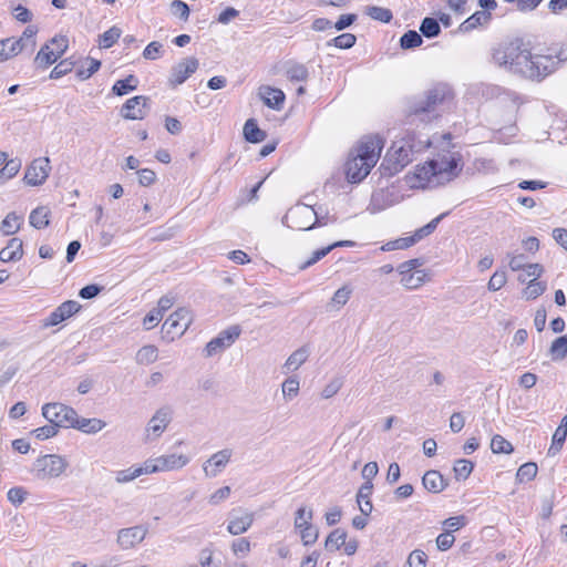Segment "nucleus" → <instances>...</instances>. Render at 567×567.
<instances>
[{"label": "nucleus", "instance_id": "1", "mask_svg": "<svg viewBox=\"0 0 567 567\" xmlns=\"http://www.w3.org/2000/svg\"><path fill=\"white\" fill-rule=\"evenodd\" d=\"M492 59L505 71L532 81H542L560 63L557 56L533 54L522 39L499 43L493 49Z\"/></svg>", "mask_w": 567, "mask_h": 567}, {"label": "nucleus", "instance_id": "2", "mask_svg": "<svg viewBox=\"0 0 567 567\" xmlns=\"http://www.w3.org/2000/svg\"><path fill=\"white\" fill-rule=\"evenodd\" d=\"M430 145L427 135L408 132L403 137L394 141L388 151L380 166L382 175L392 176L399 173L414 159L415 154L423 152Z\"/></svg>", "mask_w": 567, "mask_h": 567}, {"label": "nucleus", "instance_id": "3", "mask_svg": "<svg viewBox=\"0 0 567 567\" xmlns=\"http://www.w3.org/2000/svg\"><path fill=\"white\" fill-rule=\"evenodd\" d=\"M382 141L378 137L363 140L346 163V176L350 183L363 181L380 158Z\"/></svg>", "mask_w": 567, "mask_h": 567}, {"label": "nucleus", "instance_id": "4", "mask_svg": "<svg viewBox=\"0 0 567 567\" xmlns=\"http://www.w3.org/2000/svg\"><path fill=\"white\" fill-rule=\"evenodd\" d=\"M460 157L454 154H444L429 161L416 168L415 176L421 182L444 184L455 178L460 172Z\"/></svg>", "mask_w": 567, "mask_h": 567}, {"label": "nucleus", "instance_id": "5", "mask_svg": "<svg viewBox=\"0 0 567 567\" xmlns=\"http://www.w3.org/2000/svg\"><path fill=\"white\" fill-rule=\"evenodd\" d=\"M282 223L295 230H310L316 226L327 225L328 217L319 216L310 205L297 204L287 212Z\"/></svg>", "mask_w": 567, "mask_h": 567}, {"label": "nucleus", "instance_id": "6", "mask_svg": "<svg viewBox=\"0 0 567 567\" xmlns=\"http://www.w3.org/2000/svg\"><path fill=\"white\" fill-rule=\"evenodd\" d=\"M69 462L60 455L47 454L38 457L33 463L34 477L49 481L60 477L68 468Z\"/></svg>", "mask_w": 567, "mask_h": 567}, {"label": "nucleus", "instance_id": "7", "mask_svg": "<svg viewBox=\"0 0 567 567\" xmlns=\"http://www.w3.org/2000/svg\"><path fill=\"white\" fill-rule=\"evenodd\" d=\"M42 415L59 427H72L76 411L63 403H47L42 406Z\"/></svg>", "mask_w": 567, "mask_h": 567}, {"label": "nucleus", "instance_id": "8", "mask_svg": "<svg viewBox=\"0 0 567 567\" xmlns=\"http://www.w3.org/2000/svg\"><path fill=\"white\" fill-rule=\"evenodd\" d=\"M192 323L190 311L186 308H178L163 323L162 330L171 339L182 337Z\"/></svg>", "mask_w": 567, "mask_h": 567}, {"label": "nucleus", "instance_id": "9", "mask_svg": "<svg viewBox=\"0 0 567 567\" xmlns=\"http://www.w3.org/2000/svg\"><path fill=\"white\" fill-rule=\"evenodd\" d=\"M450 91L445 86H435L429 90L424 99L415 102L411 106V113L420 115L423 113H431L435 110L436 105L441 104L449 95Z\"/></svg>", "mask_w": 567, "mask_h": 567}, {"label": "nucleus", "instance_id": "10", "mask_svg": "<svg viewBox=\"0 0 567 567\" xmlns=\"http://www.w3.org/2000/svg\"><path fill=\"white\" fill-rule=\"evenodd\" d=\"M241 329L239 326H231L218 333V336L212 339L205 348V355L213 357L217 353L223 352L229 348L240 336Z\"/></svg>", "mask_w": 567, "mask_h": 567}, {"label": "nucleus", "instance_id": "11", "mask_svg": "<svg viewBox=\"0 0 567 567\" xmlns=\"http://www.w3.org/2000/svg\"><path fill=\"white\" fill-rule=\"evenodd\" d=\"M148 528L144 525L121 528L116 535V544L122 550L136 548L145 539Z\"/></svg>", "mask_w": 567, "mask_h": 567}, {"label": "nucleus", "instance_id": "12", "mask_svg": "<svg viewBox=\"0 0 567 567\" xmlns=\"http://www.w3.org/2000/svg\"><path fill=\"white\" fill-rule=\"evenodd\" d=\"M199 66V62L196 58H185L175 64L169 73L168 84L172 87H176L183 84Z\"/></svg>", "mask_w": 567, "mask_h": 567}, {"label": "nucleus", "instance_id": "13", "mask_svg": "<svg viewBox=\"0 0 567 567\" xmlns=\"http://www.w3.org/2000/svg\"><path fill=\"white\" fill-rule=\"evenodd\" d=\"M51 171L49 157H40L32 161L28 166L23 181L30 186L42 185Z\"/></svg>", "mask_w": 567, "mask_h": 567}, {"label": "nucleus", "instance_id": "14", "mask_svg": "<svg viewBox=\"0 0 567 567\" xmlns=\"http://www.w3.org/2000/svg\"><path fill=\"white\" fill-rule=\"evenodd\" d=\"M81 309V305L75 300H68L55 308L43 321L42 327H54L69 319Z\"/></svg>", "mask_w": 567, "mask_h": 567}, {"label": "nucleus", "instance_id": "15", "mask_svg": "<svg viewBox=\"0 0 567 567\" xmlns=\"http://www.w3.org/2000/svg\"><path fill=\"white\" fill-rule=\"evenodd\" d=\"M171 422V410L168 408L158 409L146 426V436L148 440L157 439L166 430Z\"/></svg>", "mask_w": 567, "mask_h": 567}, {"label": "nucleus", "instance_id": "16", "mask_svg": "<svg viewBox=\"0 0 567 567\" xmlns=\"http://www.w3.org/2000/svg\"><path fill=\"white\" fill-rule=\"evenodd\" d=\"M148 97L136 95L128 99L121 109V115L126 120H143L146 116Z\"/></svg>", "mask_w": 567, "mask_h": 567}, {"label": "nucleus", "instance_id": "17", "mask_svg": "<svg viewBox=\"0 0 567 567\" xmlns=\"http://www.w3.org/2000/svg\"><path fill=\"white\" fill-rule=\"evenodd\" d=\"M233 451L229 449L220 450L214 453L203 466V471L207 477H216L228 464Z\"/></svg>", "mask_w": 567, "mask_h": 567}, {"label": "nucleus", "instance_id": "18", "mask_svg": "<svg viewBox=\"0 0 567 567\" xmlns=\"http://www.w3.org/2000/svg\"><path fill=\"white\" fill-rule=\"evenodd\" d=\"M258 95L268 107L277 111L281 110L285 102V93L269 85H261Z\"/></svg>", "mask_w": 567, "mask_h": 567}, {"label": "nucleus", "instance_id": "19", "mask_svg": "<svg viewBox=\"0 0 567 567\" xmlns=\"http://www.w3.org/2000/svg\"><path fill=\"white\" fill-rule=\"evenodd\" d=\"M159 472H168L183 468L189 463V457L184 454H168L155 457Z\"/></svg>", "mask_w": 567, "mask_h": 567}, {"label": "nucleus", "instance_id": "20", "mask_svg": "<svg viewBox=\"0 0 567 567\" xmlns=\"http://www.w3.org/2000/svg\"><path fill=\"white\" fill-rule=\"evenodd\" d=\"M422 484L426 491L435 494L442 492L449 485L444 476L435 470L425 472L422 477Z\"/></svg>", "mask_w": 567, "mask_h": 567}, {"label": "nucleus", "instance_id": "21", "mask_svg": "<svg viewBox=\"0 0 567 567\" xmlns=\"http://www.w3.org/2000/svg\"><path fill=\"white\" fill-rule=\"evenodd\" d=\"M23 256V243L20 238H11L8 245L0 251L2 262L18 261Z\"/></svg>", "mask_w": 567, "mask_h": 567}, {"label": "nucleus", "instance_id": "22", "mask_svg": "<svg viewBox=\"0 0 567 567\" xmlns=\"http://www.w3.org/2000/svg\"><path fill=\"white\" fill-rule=\"evenodd\" d=\"M73 423H74L72 426L73 429H76L85 434L99 433L106 426V423L101 419L80 417L78 414H76Z\"/></svg>", "mask_w": 567, "mask_h": 567}, {"label": "nucleus", "instance_id": "23", "mask_svg": "<svg viewBox=\"0 0 567 567\" xmlns=\"http://www.w3.org/2000/svg\"><path fill=\"white\" fill-rule=\"evenodd\" d=\"M254 522V514L246 512L239 517H231L227 525V530L231 535H240L247 532Z\"/></svg>", "mask_w": 567, "mask_h": 567}, {"label": "nucleus", "instance_id": "24", "mask_svg": "<svg viewBox=\"0 0 567 567\" xmlns=\"http://www.w3.org/2000/svg\"><path fill=\"white\" fill-rule=\"evenodd\" d=\"M373 484L372 482H365L359 488L357 494V502L360 508L361 514L364 516H369L372 512V503H371V494H372Z\"/></svg>", "mask_w": 567, "mask_h": 567}, {"label": "nucleus", "instance_id": "25", "mask_svg": "<svg viewBox=\"0 0 567 567\" xmlns=\"http://www.w3.org/2000/svg\"><path fill=\"white\" fill-rule=\"evenodd\" d=\"M20 42L16 41L14 37L0 40V63L17 56L23 51Z\"/></svg>", "mask_w": 567, "mask_h": 567}, {"label": "nucleus", "instance_id": "26", "mask_svg": "<svg viewBox=\"0 0 567 567\" xmlns=\"http://www.w3.org/2000/svg\"><path fill=\"white\" fill-rule=\"evenodd\" d=\"M491 20V12L476 11L460 25V31L463 33L471 32L477 27L485 25Z\"/></svg>", "mask_w": 567, "mask_h": 567}, {"label": "nucleus", "instance_id": "27", "mask_svg": "<svg viewBox=\"0 0 567 567\" xmlns=\"http://www.w3.org/2000/svg\"><path fill=\"white\" fill-rule=\"evenodd\" d=\"M352 295V288L349 285H344L339 288L332 296L330 302L327 305L329 311H339L350 299Z\"/></svg>", "mask_w": 567, "mask_h": 567}, {"label": "nucleus", "instance_id": "28", "mask_svg": "<svg viewBox=\"0 0 567 567\" xmlns=\"http://www.w3.org/2000/svg\"><path fill=\"white\" fill-rule=\"evenodd\" d=\"M309 351L306 347H301L292 352L284 364L285 373L298 370L308 359Z\"/></svg>", "mask_w": 567, "mask_h": 567}, {"label": "nucleus", "instance_id": "29", "mask_svg": "<svg viewBox=\"0 0 567 567\" xmlns=\"http://www.w3.org/2000/svg\"><path fill=\"white\" fill-rule=\"evenodd\" d=\"M401 275L400 282L403 287L409 290L417 289L426 280V274L424 270H416L414 272H399Z\"/></svg>", "mask_w": 567, "mask_h": 567}, {"label": "nucleus", "instance_id": "30", "mask_svg": "<svg viewBox=\"0 0 567 567\" xmlns=\"http://www.w3.org/2000/svg\"><path fill=\"white\" fill-rule=\"evenodd\" d=\"M50 209L44 206L37 207L29 216L30 225L37 229H42L50 224Z\"/></svg>", "mask_w": 567, "mask_h": 567}, {"label": "nucleus", "instance_id": "31", "mask_svg": "<svg viewBox=\"0 0 567 567\" xmlns=\"http://www.w3.org/2000/svg\"><path fill=\"white\" fill-rule=\"evenodd\" d=\"M244 136L247 142L260 143L266 138V133L258 127L256 120L249 118L244 125Z\"/></svg>", "mask_w": 567, "mask_h": 567}, {"label": "nucleus", "instance_id": "32", "mask_svg": "<svg viewBox=\"0 0 567 567\" xmlns=\"http://www.w3.org/2000/svg\"><path fill=\"white\" fill-rule=\"evenodd\" d=\"M137 85L138 79L134 74H130L123 80H117L112 87V92L117 96H123L134 91Z\"/></svg>", "mask_w": 567, "mask_h": 567}, {"label": "nucleus", "instance_id": "33", "mask_svg": "<svg viewBox=\"0 0 567 567\" xmlns=\"http://www.w3.org/2000/svg\"><path fill=\"white\" fill-rule=\"evenodd\" d=\"M51 44H44L35 55L34 63L38 68L47 69L58 60Z\"/></svg>", "mask_w": 567, "mask_h": 567}, {"label": "nucleus", "instance_id": "34", "mask_svg": "<svg viewBox=\"0 0 567 567\" xmlns=\"http://www.w3.org/2000/svg\"><path fill=\"white\" fill-rule=\"evenodd\" d=\"M347 538L348 534L346 530L336 528L328 535L326 539V549L330 551L339 550L344 545Z\"/></svg>", "mask_w": 567, "mask_h": 567}, {"label": "nucleus", "instance_id": "35", "mask_svg": "<svg viewBox=\"0 0 567 567\" xmlns=\"http://www.w3.org/2000/svg\"><path fill=\"white\" fill-rule=\"evenodd\" d=\"M22 162L19 158H11L0 169V185L6 181L13 178L20 171Z\"/></svg>", "mask_w": 567, "mask_h": 567}, {"label": "nucleus", "instance_id": "36", "mask_svg": "<svg viewBox=\"0 0 567 567\" xmlns=\"http://www.w3.org/2000/svg\"><path fill=\"white\" fill-rule=\"evenodd\" d=\"M21 218L14 213H9L1 221L0 229L3 235L9 236L16 234L20 229Z\"/></svg>", "mask_w": 567, "mask_h": 567}, {"label": "nucleus", "instance_id": "37", "mask_svg": "<svg viewBox=\"0 0 567 567\" xmlns=\"http://www.w3.org/2000/svg\"><path fill=\"white\" fill-rule=\"evenodd\" d=\"M420 31L425 38L432 39L441 33V27L436 19L426 17L421 21Z\"/></svg>", "mask_w": 567, "mask_h": 567}, {"label": "nucleus", "instance_id": "38", "mask_svg": "<svg viewBox=\"0 0 567 567\" xmlns=\"http://www.w3.org/2000/svg\"><path fill=\"white\" fill-rule=\"evenodd\" d=\"M473 468H474V464H473V462H471L468 460L460 458V460L455 461L454 466H453L455 480L456 481H465L473 472Z\"/></svg>", "mask_w": 567, "mask_h": 567}, {"label": "nucleus", "instance_id": "39", "mask_svg": "<svg viewBox=\"0 0 567 567\" xmlns=\"http://www.w3.org/2000/svg\"><path fill=\"white\" fill-rule=\"evenodd\" d=\"M157 348L155 346H144L136 353V362L140 364H150L157 360Z\"/></svg>", "mask_w": 567, "mask_h": 567}, {"label": "nucleus", "instance_id": "40", "mask_svg": "<svg viewBox=\"0 0 567 567\" xmlns=\"http://www.w3.org/2000/svg\"><path fill=\"white\" fill-rule=\"evenodd\" d=\"M549 353L553 360H561L567 355V336L558 337L550 346Z\"/></svg>", "mask_w": 567, "mask_h": 567}, {"label": "nucleus", "instance_id": "41", "mask_svg": "<svg viewBox=\"0 0 567 567\" xmlns=\"http://www.w3.org/2000/svg\"><path fill=\"white\" fill-rule=\"evenodd\" d=\"M299 390L300 382L297 377L288 378L281 385L282 395L288 401L296 398L299 393Z\"/></svg>", "mask_w": 567, "mask_h": 567}, {"label": "nucleus", "instance_id": "42", "mask_svg": "<svg viewBox=\"0 0 567 567\" xmlns=\"http://www.w3.org/2000/svg\"><path fill=\"white\" fill-rule=\"evenodd\" d=\"M449 215V212H445L441 215H439L437 217H435L434 219H432L430 223H427L425 226L421 227L420 229H417L413 236L417 241H420L421 239H423L424 237L431 235L437 227L439 223Z\"/></svg>", "mask_w": 567, "mask_h": 567}, {"label": "nucleus", "instance_id": "43", "mask_svg": "<svg viewBox=\"0 0 567 567\" xmlns=\"http://www.w3.org/2000/svg\"><path fill=\"white\" fill-rule=\"evenodd\" d=\"M423 43L422 37L414 30H409L400 39V45L404 50L414 49Z\"/></svg>", "mask_w": 567, "mask_h": 567}, {"label": "nucleus", "instance_id": "44", "mask_svg": "<svg viewBox=\"0 0 567 567\" xmlns=\"http://www.w3.org/2000/svg\"><path fill=\"white\" fill-rule=\"evenodd\" d=\"M287 78L290 81L306 82L309 78V71L303 64H292L287 69Z\"/></svg>", "mask_w": 567, "mask_h": 567}, {"label": "nucleus", "instance_id": "45", "mask_svg": "<svg viewBox=\"0 0 567 567\" xmlns=\"http://www.w3.org/2000/svg\"><path fill=\"white\" fill-rule=\"evenodd\" d=\"M121 29L117 27H112L109 30H106L103 34L100 35L99 44L101 48L109 49L114 43L117 42V40L121 37Z\"/></svg>", "mask_w": 567, "mask_h": 567}, {"label": "nucleus", "instance_id": "46", "mask_svg": "<svg viewBox=\"0 0 567 567\" xmlns=\"http://www.w3.org/2000/svg\"><path fill=\"white\" fill-rule=\"evenodd\" d=\"M491 449L493 453H504L511 454L514 451V447L511 442H508L505 437L499 434H496L492 437Z\"/></svg>", "mask_w": 567, "mask_h": 567}, {"label": "nucleus", "instance_id": "47", "mask_svg": "<svg viewBox=\"0 0 567 567\" xmlns=\"http://www.w3.org/2000/svg\"><path fill=\"white\" fill-rule=\"evenodd\" d=\"M537 470L538 468H537L536 463H533V462L525 463L522 466H519V468L516 473V478L520 483L529 482L535 478V476L537 474Z\"/></svg>", "mask_w": 567, "mask_h": 567}, {"label": "nucleus", "instance_id": "48", "mask_svg": "<svg viewBox=\"0 0 567 567\" xmlns=\"http://www.w3.org/2000/svg\"><path fill=\"white\" fill-rule=\"evenodd\" d=\"M546 290V284L542 281H537L535 279H532L527 287L524 289V297L527 300H533L543 295Z\"/></svg>", "mask_w": 567, "mask_h": 567}, {"label": "nucleus", "instance_id": "49", "mask_svg": "<svg viewBox=\"0 0 567 567\" xmlns=\"http://www.w3.org/2000/svg\"><path fill=\"white\" fill-rule=\"evenodd\" d=\"M86 63L89 64L86 69L81 68L76 70V76L81 81L90 79L101 66V62L93 58H87Z\"/></svg>", "mask_w": 567, "mask_h": 567}, {"label": "nucleus", "instance_id": "50", "mask_svg": "<svg viewBox=\"0 0 567 567\" xmlns=\"http://www.w3.org/2000/svg\"><path fill=\"white\" fill-rule=\"evenodd\" d=\"M37 32V27L28 25L22 32V35L20 38H16V41H21L20 43L22 50L27 49L28 47L34 48Z\"/></svg>", "mask_w": 567, "mask_h": 567}, {"label": "nucleus", "instance_id": "51", "mask_svg": "<svg viewBox=\"0 0 567 567\" xmlns=\"http://www.w3.org/2000/svg\"><path fill=\"white\" fill-rule=\"evenodd\" d=\"M357 38L352 33H343L327 43V45H334L339 49H350L355 44Z\"/></svg>", "mask_w": 567, "mask_h": 567}, {"label": "nucleus", "instance_id": "52", "mask_svg": "<svg viewBox=\"0 0 567 567\" xmlns=\"http://www.w3.org/2000/svg\"><path fill=\"white\" fill-rule=\"evenodd\" d=\"M416 244L414 236L402 237L395 240L386 243L382 246V250H396V249H406Z\"/></svg>", "mask_w": 567, "mask_h": 567}, {"label": "nucleus", "instance_id": "53", "mask_svg": "<svg viewBox=\"0 0 567 567\" xmlns=\"http://www.w3.org/2000/svg\"><path fill=\"white\" fill-rule=\"evenodd\" d=\"M367 13L372 19L384 22V23H389L393 18L391 10H389L386 8L377 7V6L369 7L367 9Z\"/></svg>", "mask_w": 567, "mask_h": 567}, {"label": "nucleus", "instance_id": "54", "mask_svg": "<svg viewBox=\"0 0 567 567\" xmlns=\"http://www.w3.org/2000/svg\"><path fill=\"white\" fill-rule=\"evenodd\" d=\"M137 477H140L137 466H131L128 468L121 470L115 473V482L118 484L132 482Z\"/></svg>", "mask_w": 567, "mask_h": 567}, {"label": "nucleus", "instance_id": "55", "mask_svg": "<svg viewBox=\"0 0 567 567\" xmlns=\"http://www.w3.org/2000/svg\"><path fill=\"white\" fill-rule=\"evenodd\" d=\"M330 251H332V247H323L321 249H318L312 252L311 257L308 258L306 261L299 265V270H305L315 264H317L319 260H321L323 257H326Z\"/></svg>", "mask_w": 567, "mask_h": 567}, {"label": "nucleus", "instance_id": "56", "mask_svg": "<svg viewBox=\"0 0 567 567\" xmlns=\"http://www.w3.org/2000/svg\"><path fill=\"white\" fill-rule=\"evenodd\" d=\"M427 561V555L421 549H414L408 557L409 567H425Z\"/></svg>", "mask_w": 567, "mask_h": 567}, {"label": "nucleus", "instance_id": "57", "mask_svg": "<svg viewBox=\"0 0 567 567\" xmlns=\"http://www.w3.org/2000/svg\"><path fill=\"white\" fill-rule=\"evenodd\" d=\"M506 281V272L504 270H497L491 277L487 287L491 291H497L505 286Z\"/></svg>", "mask_w": 567, "mask_h": 567}, {"label": "nucleus", "instance_id": "58", "mask_svg": "<svg viewBox=\"0 0 567 567\" xmlns=\"http://www.w3.org/2000/svg\"><path fill=\"white\" fill-rule=\"evenodd\" d=\"M300 529L301 539L305 545L313 544L318 538V530L311 524L302 526Z\"/></svg>", "mask_w": 567, "mask_h": 567}, {"label": "nucleus", "instance_id": "59", "mask_svg": "<svg viewBox=\"0 0 567 567\" xmlns=\"http://www.w3.org/2000/svg\"><path fill=\"white\" fill-rule=\"evenodd\" d=\"M173 14L178 16L182 20L186 21L189 17V7L182 0H174L171 3Z\"/></svg>", "mask_w": 567, "mask_h": 567}, {"label": "nucleus", "instance_id": "60", "mask_svg": "<svg viewBox=\"0 0 567 567\" xmlns=\"http://www.w3.org/2000/svg\"><path fill=\"white\" fill-rule=\"evenodd\" d=\"M58 432H59V429L54 424L50 423L48 425H44V426L33 430L32 433L39 440H47V439L55 436L58 434Z\"/></svg>", "mask_w": 567, "mask_h": 567}, {"label": "nucleus", "instance_id": "61", "mask_svg": "<svg viewBox=\"0 0 567 567\" xmlns=\"http://www.w3.org/2000/svg\"><path fill=\"white\" fill-rule=\"evenodd\" d=\"M163 313L156 308L152 309L144 318L143 326L146 330L153 329L163 319Z\"/></svg>", "mask_w": 567, "mask_h": 567}, {"label": "nucleus", "instance_id": "62", "mask_svg": "<svg viewBox=\"0 0 567 567\" xmlns=\"http://www.w3.org/2000/svg\"><path fill=\"white\" fill-rule=\"evenodd\" d=\"M72 69H73V63L70 62L69 60H63L58 65H55L53 68V70L50 73V79H54V80L60 79L63 75L71 72Z\"/></svg>", "mask_w": 567, "mask_h": 567}, {"label": "nucleus", "instance_id": "63", "mask_svg": "<svg viewBox=\"0 0 567 567\" xmlns=\"http://www.w3.org/2000/svg\"><path fill=\"white\" fill-rule=\"evenodd\" d=\"M455 542V537L451 532H444L436 537V546L440 550H449Z\"/></svg>", "mask_w": 567, "mask_h": 567}, {"label": "nucleus", "instance_id": "64", "mask_svg": "<svg viewBox=\"0 0 567 567\" xmlns=\"http://www.w3.org/2000/svg\"><path fill=\"white\" fill-rule=\"evenodd\" d=\"M7 496L9 502L17 506L24 502L27 491L23 487H12L8 491Z\"/></svg>", "mask_w": 567, "mask_h": 567}]
</instances>
